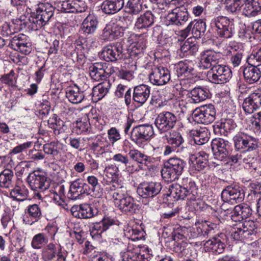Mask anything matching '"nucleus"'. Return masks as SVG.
I'll return each mask as SVG.
<instances>
[{
	"mask_svg": "<svg viewBox=\"0 0 261 261\" xmlns=\"http://www.w3.org/2000/svg\"><path fill=\"white\" fill-rule=\"evenodd\" d=\"M257 223L252 220H246L239 222L233 228L231 237L235 240H242L257 232Z\"/></svg>",
	"mask_w": 261,
	"mask_h": 261,
	"instance_id": "obj_6",
	"label": "nucleus"
},
{
	"mask_svg": "<svg viewBox=\"0 0 261 261\" xmlns=\"http://www.w3.org/2000/svg\"><path fill=\"white\" fill-rule=\"evenodd\" d=\"M221 236H223L224 234H221L207 241L204 244L205 250L215 254H220L223 252L225 245L221 240Z\"/></svg>",
	"mask_w": 261,
	"mask_h": 261,
	"instance_id": "obj_31",
	"label": "nucleus"
},
{
	"mask_svg": "<svg viewBox=\"0 0 261 261\" xmlns=\"http://www.w3.org/2000/svg\"><path fill=\"white\" fill-rule=\"evenodd\" d=\"M212 28L217 35L224 39H229L234 33V24L232 19L223 16L214 18L211 21Z\"/></svg>",
	"mask_w": 261,
	"mask_h": 261,
	"instance_id": "obj_4",
	"label": "nucleus"
},
{
	"mask_svg": "<svg viewBox=\"0 0 261 261\" xmlns=\"http://www.w3.org/2000/svg\"><path fill=\"white\" fill-rule=\"evenodd\" d=\"M236 127V124L233 120L230 119H221L217 122L214 126L215 133H219L224 136H227V134Z\"/></svg>",
	"mask_w": 261,
	"mask_h": 261,
	"instance_id": "obj_35",
	"label": "nucleus"
},
{
	"mask_svg": "<svg viewBox=\"0 0 261 261\" xmlns=\"http://www.w3.org/2000/svg\"><path fill=\"white\" fill-rule=\"evenodd\" d=\"M252 214V209L250 206L245 203H242L234 206L232 212L233 219L238 217V220H243L249 217Z\"/></svg>",
	"mask_w": 261,
	"mask_h": 261,
	"instance_id": "obj_42",
	"label": "nucleus"
},
{
	"mask_svg": "<svg viewBox=\"0 0 261 261\" xmlns=\"http://www.w3.org/2000/svg\"><path fill=\"white\" fill-rule=\"evenodd\" d=\"M0 80L2 83L8 85L9 86L15 87L16 80L14 71L11 70L9 73L3 75Z\"/></svg>",
	"mask_w": 261,
	"mask_h": 261,
	"instance_id": "obj_64",
	"label": "nucleus"
},
{
	"mask_svg": "<svg viewBox=\"0 0 261 261\" xmlns=\"http://www.w3.org/2000/svg\"><path fill=\"white\" fill-rule=\"evenodd\" d=\"M225 5V9L230 13H237L243 5L242 0H228Z\"/></svg>",
	"mask_w": 261,
	"mask_h": 261,
	"instance_id": "obj_57",
	"label": "nucleus"
},
{
	"mask_svg": "<svg viewBox=\"0 0 261 261\" xmlns=\"http://www.w3.org/2000/svg\"><path fill=\"white\" fill-rule=\"evenodd\" d=\"M90 124L87 117H84L79 119L73 124V132L77 134H81L87 132L90 128Z\"/></svg>",
	"mask_w": 261,
	"mask_h": 261,
	"instance_id": "obj_52",
	"label": "nucleus"
},
{
	"mask_svg": "<svg viewBox=\"0 0 261 261\" xmlns=\"http://www.w3.org/2000/svg\"><path fill=\"white\" fill-rule=\"evenodd\" d=\"M154 135L153 127L151 125L145 124L134 127L131 132L130 139L138 146L149 140Z\"/></svg>",
	"mask_w": 261,
	"mask_h": 261,
	"instance_id": "obj_10",
	"label": "nucleus"
},
{
	"mask_svg": "<svg viewBox=\"0 0 261 261\" xmlns=\"http://www.w3.org/2000/svg\"><path fill=\"white\" fill-rule=\"evenodd\" d=\"M101 57L107 62H114L122 58H126L122 45L116 43L113 45L105 47L101 53Z\"/></svg>",
	"mask_w": 261,
	"mask_h": 261,
	"instance_id": "obj_16",
	"label": "nucleus"
},
{
	"mask_svg": "<svg viewBox=\"0 0 261 261\" xmlns=\"http://www.w3.org/2000/svg\"><path fill=\"white\" fill-rule=\"evenodd\" d=\"M261 107V90H255L245 98L242 108L246 113L250 114Z\"/></svg>",
	"mask_w": 261,
	"mask_h": 261,
	"instance_id": "obj_19",
	"label": "nucleus"
},
{
	"mask_svg": "<svg viewBox=\"0 0 261 261\" xmlns=\"http://www.w3.org/2000/svg\"><path fill=\"white\" fill-rule=\"evenodd\" d=\"M98 24L97 17L93 14H90L83 21L81 29L85 34H93L97 28Z\"/></svg>",
	"mask_w": 261,
	"mask_h": 261,
	"instance_id": "obj_38",
	"label": "nucleus"
},
{
	"mask_svg": "<svg viewBox=\"0 0 261 261\" xmlns=\"http://www.w3.org/2000/svg\"><path fill=\"white\" fill-rule=\"evenodd\" d=\"M118 168L115 165H112L106 167L104 170V174L107 178L106 179L107 184L109 183L116 184L121 182L118 177Z\"/></svg>",
	"mask_w": 261,
	"mask_h": 261,
	"instance_id": "obj_45",
	"label": "nucleus"
},
{
	"mask_svg": "<svg viewBox=\"0 0 261 261\" xmlns=\"http://www.w3.org/2000/svg\"><path fill=\"white\" fill-rule=\"evenodd\" d=\"M32 145V142L31 141L27 142L24 143L19 144L14 147L9 152V155L17 154L26 151L27 150L30 148Z\"/></svg>",
	"mask_w": 261,
	"mask_h": 261,
	"instance_id": "obj_63",
	"label": "nucleus"
},
{
	"mask_svg": "<svg viewBox=\"0 0 261 261\" xmlns=\"http://www.w3.org/2000/svg\"><path fill=\"white\" fill-rule=\"evenodd\" d=\"M192 165L191 170L200 171L203 170L207 166L208 154L204 152H200L196 155H193L191 159Z\"/></svg>",
	"mask_w": 261,
	"mask_h": 261,
	"instance_id": "obj_34",
	"label": "nucleus"
},
{
	"mask_svg": "<svg viewBox=\"0 0 261 261\" xmlns=\"http://www.w3.org/2000/svg\"><path fill=\"white\" fill-rule=\"evenodd\" d=\"M240 70L243 72L245 81L248 84L255 83L260 77L261 71L257 67L248 65L242 66Z\"/></svg>",
	"mask_w": 261,
	"mask_h": 261,
	"instance_id": "obj_29",
	"label": "nucleus"
},
{
	"mask_svg": "<svg viewBox=\"0 0 261 261\" xmlns=\"http://www.w3.org/2000/svg\"><path fill=\"white\" fill-rule=\"evenodd\" d=\"M186 162L178 158H172L165 164L162 170V177L167 181H172L178 178L183 172Z\"/></svg>",
	"mask_w": 261,
	"mask_h": 261,
	"instance_id": "obj_2",
	"label": "nucleus"
},
{
	"mask_svg": "<svg viewBox=\"0 0 261 261\" xmlns=\"http://www.w3.org/2000/svg\"><path fill=\"white\" fill-rule=\"evenodd\" d=\"M66 96L68 100L73 103H79L84 98L83 92L80 91L77 86L68 88L66 92Z\"/></svg>",
	"mask_w": 261,
	"mask_h": 261,
	"instance_id": "obj_46",
	"label": "nucleus"
},
{
	"mask_svg": "<svg viewBox=\"0 0 261 261\" xmlns=\"http://www.w3.org/2000/svg\"><path fill=\"white\" fill-rule=\"evenodd\" d=\"M27 42V36L22 34L15 35L11 40L9 46L12 48L19 46Z\"/></svg>",
	"mask_w": 261,
	"mask_h": 261,
	"instance_id": "obj_60",
	"label": "nucleus"
},
{
	"mask_svg": "<svg viewBox=\"0 0 261 261\" xmlns=\"http://www.w3.org/2000/svg\"><path fill=\"white\" fill-rule=\"evenodd\" d=\"M116 206L122 212L131 214L136 213L139 210V205L129 194Z\"/></svg>",
	"mask_w": 261,
	"mask_h": 261,
	"instance_id": "obj_33",
	"label": "nucleus"
},
{
	"mask_svg": "<svg viewBox=\"0 0 261 261\" xmlns=\"http://www.w3.org/2000/svg\"><path fill=\"white\" fill-rule=\"evenodd\" d=\"M103 68L102 62H96L90 65L89 74L91 77L96 81L102 80L104 77Z\"/></svg>",
	"mask_w": 261,
	"mask_h": 261,
	"instance_id": "obj_50",
	"label": "nucleus"
},
{
	"mask_svg": "<svg viewBox=\"0 0 261 261\" xmlns=\"http://www.w3.org/2000/svg\"><path fill=\"white\" fill-rule=\"evenodd\" d=\"M124 5V0H105L101 5V9L105 14L112 15L119 12Z\"/></svg>",
	"mask_w": 261,
	"mask_h": 261,
	"instance_id": "obj_30",
	"label": "nucleus"
},
{
	"mask_svg": "<svg viewBox=\"0 0 261 261\" xmlns=\"http://www.w3.org/2000/svg\"><path fill=\"white\" fill-rule=\"evenodd\" d=\"M177 118L173 113L163 112L160 113L155 119V124L159 130L165 132L173 128Z\"/></svg>",
	"mask_w": 261,
	"mask_h": 261,
	"instance_id": "obj_13",
	"label": "nucleus"
},
{
	"mask_svg": "<svg viewBox=\"0 0 261 261\" xmlns=\"http://www.w3.org/2000/svg\"><path fill=\"white\" fill-rule=\"evenodd\" d=\"M150 94V87L145 84H140L134 87L133 95L132 96V90L129 88L124 94L125 103L129 106L132 101L142 105L145 103Z\"/></svg>",
	"mask_w": 261,
	"mask_h": 261,
	"instance_id": "obj_5",
	"label": "nucleus"
},
{
	"mask_svg": "<svg viewBox=\"0 0 261 261\" xmlns=\"http://www.w3.org/2000/svg\"><path fill=\"white\" fill-rule=\"evenodd\" d=\"M169 191L170 192L169 196L176 200L184 199L186 197H187L188 199L190 200H195L191 199L192 194L189 190L178 185L175 184L170 186Z\"/></svg>",
	"mask_w": 261,
	"mask_h": 261,
	"instance_id": "obj_36",
	"label": "nucleus"
},
{
	"mask_svg": "<svg viewBox=\"0 0 261 261\" xmlns=\"http://www.w3.org/2000/svg\"><path fill=\"white\" fill-rule=\"evenodd\" d=\"M144 255L140 253L127 251L122 255V261H144Z\"/></svg>",
	"mask_w": 261,
	"mask_h": 261,
	"instance_id": "obj_61",
	"label": "nucleus"
},
{
	"mask_svg": "<svg viewBox=\"0 0 261 261\" xmlns=\"http://www.w3.org/2000/svg\"><path fill=\"white\" fill-rule=\"evenodd\" d=\"M167 142L176 149H179V151L184 148L181 146L184 143V139L181 135L177 132L173 131L170 133L169 137L167 138Z\"/></svg>",
	"mask_w": 261,
	"mask_h": 261,
	"instance_id": "obj_53",
	"label": "nucleus"
},
{
	"mask_svg": "<svg viewBox=\"0 0 261 261\" xmlns=\"http://www.w3.org/2000/svg\"><path fill=\"white\" fill-rule=\"evenodd\" d=\"M177 185L186 188L189 190L191 195V199H195L198 196V188L197 187L195 182L193 181L191 178L188 177H184L181 180L179 181V183Z\"/></svg>",
	"mask_w": 261,
	"mask_h": 261,
	"instance_id": "obj_49",
	"label": "nucleus"
},
{
	"mask_svg": "<svg viewBox=\"0 0 261 261\" xmlns=\"http://www.w3.org/2000/svg\"><path fill=\"white\" fill-rule=\"evenodd\" d=\"M9 194L13 199L23 201L27 199L29 191L22 181H18L14 187L9 190Z\"/></svg>",
	"mask_w": 261,
	"mask_h": 261,
	"instance_id": "obj_32",
	"label": "nucleus"
},
{
	"mask_svg": "<svg viewBox=\"0 0 261 261\" xmlns=\"http://www.w3.org/2000/svg\"><path fill=\"white\" fill-rule=\"evenodd\" d=\"M109 195L111 197L114 202L115 206L118 205L129 194L126 188L124 186L122 181L113 184L110 187Z\"/></svg>",
	"mask_w": 261,
	"mask_h": 261,
	"instance_id": "obj_25",
	"label": "nucleus"
},
{
	"mask_svg": "<svg viewBox=\"0 0 261 261\" xmlns=\"http://www.w3.org/2000/svg\"><path fill=\"white\" fill-rule=\"evenodd\" d=\"M112 159L119 165L125 166L128 171L133 172L137 170L135 166L130 165V161L127 155L120 153H117L114 155Z\"/></svg>",
	"mask_w": 261,
	"mask_h": 261,
	"instance_id": "obj_55",
	"label": "nucleus"
},
{
	"mask_svg": "<svg viewBox=\"0 0 261 261\" xmlns=\"http://www.w3.org/2000/svg\"><path fill=\"white\" fill-rule=\"evenodd\" d=\"M62 145L57 142H51L43 145V149L45 153L50 155L54 159L58 158L60 155Z\"/></svg>",
	"mask_w": 261,
	"mask_h": 261,
	"instance_id": "obj_48",
	"label": "nucleus"
},
{
	"mask_svg": "<svg viewBox=\"0 0 261 261\" xmlns=\"http://www.w3.org/2000/svg\"><path fill=\"white\" fill-rule=\"evenodd\" d=\"M207 76L211 83L222 84L229 81L231 78L232 72L228 66L219 64L207 72Z\"/></svg>",
	"mask_w": 261,
	"mask_h": 261,
	"instance_id": "obj_9",
	"label": "nucleus"
},
{
	"mask_svg": "<svg viewBox=\"0 0 261 261\" xmlns=\"http://www.w3.org/2000/svg\"><path fill=\"white\" fill-rule=\"evenodd\" d=\"M128 155L130 159L137 163L139 167L149 166L153 163L154 158L138 149L133 148L129 150Z\"/></svg>",
	"mask_w": 261,
	"mask_h": 261,
	"instance_id": "obj_26",
	"label": "nucleus"
},
{
	"mask_svg": "<svg viewBox=\"0 0 261 261\" xmlns=\"http://www.w3.org/2000/svg\"><path fill=\"white\" fill-rule=\"evenodd\" d=\"M48 242V237L45 233L40 232L33 237L31 241V246L34 249H40Z\"/></svg>",
	"mask_w": 261,
	"mask_h": 261,
	"instance_id": "obj_54",
	"label": "nucleus"
},
{
	"mask_svg": "<svg viewBox=\"0 0 261 261\" xmlns=\"http://www.w3.org/2000/svg\"><path fill=\"white\" fill-rule=\"evenodd\" d=\"M162 186L157 181H144L137 188L138 194L144 198H153L161 192Z\"/></svg>",
	"mask_w": 261,
	"mask_h": 261,
	"instance_id": "obj_15",
	"label": "nucleus"
},
{
	"mask_svg": "<svg viewBox=\"0 0 261 261\" xmlns=\"http://www.w3.org/2000/svg\"><path fill=\"white\" fill-rule=\"evenodd\" d=\"M147 35L146 34H141L140 35L133 34L127 39L128 42L130 43V56L135 57L142 55L146 47V41Z\"/></svg>",
	"mask_w": 261,
	"mask_h": 261,
	"instance_id": "obj_12",
	"label": "nucleus"
},
{
	"mask_svg": "<svg viewBox=\"0 0 261 261\" xmlns=\"http://www.w3.org/2000/svg\"><path fill=\"white\" fill-rule=\"evenodd\" d=\"M211 146L214 154L218 160H225L229 157L230 145L228 141L220 138H215L212 140Z\"/></svg>",
	"mask_w": 261,
	"mask_h": 261,
	"instance_id": "obj_18",
	"label": "nucleus"
},
{
	"mask_svg": "<svg viewBox=\"0 0 261 261\" xmlns=\"http://www.w3.org/2000/svg\"><path fill=\"white\" fill-rule=\"evenodd\" d=\"M189 96L190 102L199 103L208 97V90L204 87H195L191 91Z\"/></svg>",
	"mask_w": 261,
	"mask_h": 261,
	"instance_id": "obj_41",
	"label": "nucleus"
},
{
	"mask_svg": "<svg viewBox=\"0 0 261 261\" xmlns=\"http://www.w3.org/2000/svg\"><path fill=\"white\" fill-rule=\"evenodd\" d=\"M14 173L12 170L8 169L4 170L0 173V193H4L2 189H9L13 187Z\"/></svg>",
	"mask_w": 261,
	"mask_h": 261,
	"instance_id": "obj_43",
	"label": "nucleus"
},
{
	"mask_svg": "<svg viewBox=\"0 0 261 261\" xmlns=\"http://www.w3.org/2000/svg\"><path fill=\"white\" fill-rule=\"evenodd\" d=\"M244 7L243 9V14L251 17L258 15L260 12L261 8L259 3L255 0H244L243 1Z\"/></svg>",
	"mask_w": 261,
	"mask_h": 261,
	"instance_id": "obj_37",
	"label": "nucleus"
},
{
	"mask_svg": "<svg viewBox=\"0 0 261 261\" xmlns=\"http://www.w3.org/2000/svg\"><path fill=\"white\" fill-rule=\"evenodd\" d=\"M111 87L109 81H105L94 87L92 89V97L95 100L101 99L109 92Z\"/></svg>",
	"mask_w": 261,
	"mask_h": 261,
	"instance_id": "obj_39",
	"label": "nucleus"
},
{
	"mask_svg": "<svg viewBox=\"0 0 261 261\" xmlns=\"http://www.w3.org/2000/svg\"><path fill=\"white\" fill-rule=\"evenodd\" d=\"M245 197L244 191L239 186H229L226 187L221 193L223 201L232 204L243 201Z\"/></svg>",
	"mask_w": 261,
	"mask_h": 261,
	"instance_id": "obj_11",
	"label": "nucleus"
},
{
	"mask_svg": "<svg viewBox=\"0 0 261 261\" xmlns=\"http://www.w3.org/2000/svg\"><path fill=\"white\" fill-rule=\"evenodd\" d=\"M49 191L53 195L52 198L56 204L65 210H68V206L65 201V187L63 185H54L53 187L49 190Z\"/></svg>",
	"mask_w": 261,
	"mask_h": 261,
	"instance_id": "obj_28",
	"label": "nucleus"
},
{
	"mask_svg": "<svg viewBox=\"0 0 261 261\" xmlns=\"http://www.w3.org/2000/svg\"><path fill=\"white\" fill-rule=\"evenodd\" d=\"M42 217L41 207L37 204L29 205L24 210L23 222L27 225H32Z\"/></svg>",
	"mask_w": 261,
	"mask_h": 261,
	"instance_id": "obj_23",
	"label": "nucleus"
},
{
	"mask_svg": "<svg viewBox=\"0 0 261 261\" xmlns=\"http://www.w3.org/2000/svg\"><path fill=\"white\" fill-rule=\"evenodd\" d=\"M71 212L73 217L80 219H90L98 214V210L87 203L80 204L78 206H72Z\"/></svg>",
	"mask_w": 261,
	"mask_h": 261,
	"instance_id": "obj_21",
	"label": "nucleus"
},
{
	"mask_svg": "<svg viewBox=\"0 0 261 261\" xmlns=\"http://www.w3.org/2000/svg\"><path fill=\"white\" fill-rule=\"evenodd\" d=\"M59 250L56 245L49 243L42 250L41 259L43 261H51L57 257Z\"/></svg>",
	"mask_w": 261,
	"mask_h": 261,
	"instance_id": "obj_44",
	"label": "nucleus"
},
{
	"mask_svg": "<svg viewBox=\"0 0 261 261\" xmlns=\"http://www.w3.org/2000/svg\"><path fill=\"white\" fill-rule=\"evenodd\" d=\"M125 9L128 10V13L137 15L142 10V2L141 0H128Z\"/></svg>",
	"mask_w": 261,
	"mask_h": 261,
	"instance_id": "obj_56",
	"label": "nucleus"
},
{
	"mask_svg": "<svg viewBox=\"0 0 261 261\" xmlns=\"http://www.w3.org/2000/svg\"><path fill=\"white\" fill-rule=\"evenodd\" d=\"M116 27H111L110 25L107 26L103 30L102 37L105 40H112L115 37L117 36H121V33L116 30Z\"/></svg>",
	"mask_w": 261,
	"mask_h": 261,
	"instance_id": "obj_58",
	"label": "nucleus"
},
{
	"mask_svg": "<svg viewBox=\"0 0 261 261\" xmlns=\"http://www.w3.org/2000/svg\"><path fill=\"white\" fill-rule=\"evenodd\" d=\"M206 29V22L203 19L194 20L191 21L187 28L180 32V35L186 38L191 31L193 37L198 39L204 35Z\"/></svg>",
	"mask_w": 261,
	"mask_h": 261,
	"instance_id": "obj_17",
	"label": "nucleus"
},
{
	"mask_svg": "<svg viewBox=\"0 0 261 261\" xmlns=\"http://www.w3.org/2000/svg\"><path fill=\"white\" fill-rule=\"evenodd\" d=\"M55 12V7L48 3H41L37 5L35 10L31 14L30 19L38 30L47 24Z\"/></svg>",
	"mask_w": 261,
	"mask_h": 261,
	"instance_id": "obj_1",
	"label": "nucleus"
},
{
	"mask_svg": "<svg viewBox=\"0 0 261 261\" xmlns=\"http://www.w3.org/2000/svg\"><path fill=\"white\" fill-rule=\"evenodd\" d=\"M170 79L169 71L162 66L154 67L149 75V80L154 85H163L167 83Z\"/></svg>",
	"mask_w": 261,
	"mask_h": 261,
	"instance_id": "obj_22",
	"label": "nucleus"
},
{
	"mask_svg": "<svg viewBox=\"0 0 261 261\" xmlns=\"http://www.w3.org/2000/svg\"><path fill=\"white\" fill-rule=\"evenodd\" d=\"M247 62L249 65L258 67L261 65V47L256 51H253L247 59Z\"/></svg>",
	"mask_w": 261,
	"mask_h": 261,
	"instance_id": "obj_59",
	"label": "nucleus"
},
{
	"mask_svg": "<svg viewBox=\"0 0 261 261\" xmlns=\"http://www.w3.org/2000/svg\"><path fill=\"white\" fill-rule=\"evenodd\" d=\"M254 153L249 154L244 152L242 154L241 162L244 164V167L250 170H256L257 169L256 158Z\"/></svg>",
	"mask_w": 261,
	"mask_h": 261,
	"instance_id": "obj_51",
	"label": "nucleus"
},
{
	"mask_svg": "<svg viewBox=\"0 0 261 261\" xmlns=\"http://www.w3.org/2000/svg\"><path fill=\"white\" fill-rule=\"evenodd\" d=\"M233 140L236 148L244 152H252L258 148V139L245 133H238Z\"/></svg>",
	"mask_w": 261,
	"mask_h": 261,
	"instance_id": "obj_8",
	"label": "nucleus"
},
{
	"mask_svg": "<svg viewBox=\"0 0 261 261\" xmlns=\"http://www.w3.org/2000/svg\"><path fill=\"white\" fill-rule=\"evenodd\" d=\"M154 23V15L150 11H146L138 17L135 24V27L138 30L147 29Z\"/></svg>",
	"mask_w": 261,
	"mask_h": 261,
	"instance_id": "obj_40",
	"label": "nucleus"
},
{
	"mask_svg": "<svg viewBox=\"0 0 261 261\" xmlns=\"http://www.w3.org/2000/svg\"><path fill=\"white\" fill-rule=\"evenodd\" d=\"M193 63L192 61L185 60L178 62L174 65V70L178 77L181 79L188 77L191 75L194 74Z\"/></svg>",
	"mask_w": 261,
	"mask_h": 261,
	"instance_id": "obj_27",
	"label": "nucleus"
},
{
	"mask_svg": "<svg viewBox=\"0 0 261 261\" xmlns=\"http://www.w3.org/2000/svg\"><path fill=\"white\" fill-rule=\"evenodd\" d=\"M105 231L100 222L95 223L90 230V234L93 239H99L101 238L102 233Z\"/></svg>",
	"mask_w": 261,
	"mask_h": 261,
	"instance_id": "obj_62",
	"label": "nucleus"
},
{
	"mask_svg": "<svg viewBox=\"0 0 261 261\" xmlns=\"http://www.w3.org/2000/svg\"><path fill=\"white\" fill-rule=\"evenodd\" d=\"M216 114V109L213 105H206L196 108L193 111L192 118L197 123L208 124L215 120Z\"/></svg>",
	"mask_w": 261,
	"mask_h": 261,
	"instance_id": "obj_7",
	"label": "nucleus"
},
{
	"mask_svg": "<svg viewBox=\"0 0 261 261\" xmlns=\"http://www.w3.org/2000/svg\"><path fill=\"white\" fill-rule=\"evenodd\" d=\"M221 55L211 49L203 51L200 54L199 66L202 69H212L219 64Z\"/></svg>",
	"mask_w": 261,
	"mask_h": 261,
	"instance_id": "obj_14",
	"label": "nucleus"
},
{
	"mask_svg": "<svg viewBox=\"0 0 261 261\" xmlns=\"http://www.w3.org/2000/svg\"><path fill=\"white\" fill-rule=\"evenodd\" d=\"M90 188L85 182H82L79 179L73 181L70 186L67 196L69 199L75 200L80 198L84 194H89Z\"/></svg>",
	"mask_w": 261,
	"mask_h": 261,
	"instance_id": "obj_24",
	"label": "nucleus"
},
{
	"mask_svg": "<svg viewBox=\"0 0 261 261\" xmlns=\"http://www.w3.org/2000/svg\"><path fill=\"white\" fill-rule=\"evenodd\" d=\"M27 181L31 189L37 192V197L41 198L40 192L48 189L50 186V179L42 170H36L30 173Z\"/></svg>",
	"mask_w": 261,
	"mask_h": 261,
	"instance_id": "obj_3",
	"label": "nucleus"
},
{
	"mask_svg": "<svg viewBox=\"0 0 261 261\" xmlns=\"http://www.w3.org/2000/svg\"><path fill=\"white\" fill-rule=\"evenodd\" d=\"M190 135L193 137V140L195 144L201 145L206 143L209 140L208 133L207 130H191L190 132Z\"/></svg>",
	"mask_w": 261,
	"mask_h": 261,
	"instance_id": "obj_47",
	"label": "nucleus"
},
{
	"mask_svg": "<svg viewBox=\"0 0 261 261\" xmlns=\"http://www.w3.org/2000/svg\"><path fill=\"white\" fill-rule=\"evenodd\" d=\"M189 14L187 9L184 6L178 7L169 13L167 20L170 24L177 26L184 25L189 19Z\"/></svg>",
	"mask_w": 261,
	"mask_h": 261,
	"instance_id": "obj_20",
	"label": "nucleus"
}]
</instances>
